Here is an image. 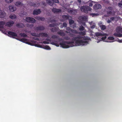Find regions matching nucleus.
Returning a JSON list of instances; mask_svg holds the SVG:
<instances>
[{"instance_id":"10","label":"nucleus","mask_w":122,"mask_h":122,"mask_svg":"<svg viewBox=\"0 0 122 122\" xmlns=\"http://www.w3.org/2000/svg\"><path fill=\"white\" fill-rule=\"evenodd\" d=\"M30 5L31 6L37 7L40 6V3H35L34 2H31L30 3Z\"/></svg>"},{"instance_id":"62","label":"nucleus","mask_w":122,"mask_h":122,"mask_svg":"<svg viewBox=\"0 0 122 122\" xmlns=\"http://www.w3.org/2000/svg\"><path fill=\"white\" fill-rule=\"evenodd\" d=\"M95 27V26L94 25H93L92 26H91V28H94Z\"/></svg>"},{"instance_id":"26","label":"nucleus","mask_w":122,"mask_h":122,"mask_svg":"<svg viewBox=\"0 0 122 122\" xmlns=\"http://www.w3.org/2000/svg\"><path fill=\"white\" fill-rule=\"evenodd\" d=\"M79 19L82 21H84L86 20V17L84 16H80L79 18Z\"/></svg>"},{"instance_id":"12","label":"nucleus","mask_w":122,"mask_h":122,"mask_svg":"<svg viewBox=\"0 0 122 122\" xmlns=\"http://www.w3.org/2000/svg\"><path fill=\"white\" fill-rule=\"evenodd\" d=\"M68 12L69 13L71 14L72 15H74L77 13V11L76 10H68Z\"/></svg>"},{"instance_id":"24","label":"nucleus","mask_w":122,"mask_h":122,"mask_svg":"<svg viewBox=\"0 0 122 122\" xmlns=\"http://www.w3.org/2000/svg\"><path fill=\"white\" fill-rule=\"evenodd\" d=\"M35 18L39 20H41L42 21H44L45 20V18L44 17H40L38 16H36L35 17Z\"/></svg>"},{"instance_id":"16","label":"nucleus","mask_w":122,"mask_h":122,"mask_svg":"<svg viewBox=\"0 0 122 122\" xmlns=\"http://www.w3.org/2000/svg\"><path fill=\"white\" fill-rule=\"evenodd\" d=\"M101 5L99 4H96L94 6V8L96 10L101 9Z\"/></svg>"},{"instance_id":"64","label":"nucleus","mask_w":122,"mask_h":122,"mask_svg":"<svg viewBox=\"0 0 122 122\" xmlns=\"http://www.w3.org/2000/svg\"><path fill=\"white\" fill-rule=\"evenodd\" d=\"M77 1L79 3H81V0H78Z\"/></svg>"},{"instance_id":"21","label":"nucleus","mask_w":122,"mask_h":122,"mask_svg":"<svg viewBox=\"0 0 122 122\" xmlns=\"http://www.w3.org/2000/svg\"><path fill=\"white\" fill-rule=\"evenodd\" d=\"M40 37L41 36L42 37H47L48 35L46 33H41L39 34Z\"/></svg>"},{"instance_id":"49","label":"nucleus","mask_w":122,"mask_h":122,"mask_svg":"<svg viewBox=\"0 0 122 122\" xmlns=\"http://www.w3.org/2000/svg\"><path fill=\"white\" fill-rule=\"evenodd\" d=\"M42 43L43 44H49V42H48L46 41H44Z\"/></svg>"},{"instance_id":"7","label":"nucleus","mask_w":122,"mask_h":122,"mask_svg":"<svg viewBox=\"0 0 122 122\" xmlns=\"http://www.w3.org/2000/svg\"><path fill=\"white\" fill-rule=\"evenodd\" d=\"M8 34L10 35V37H12L14 38V37H17V34L15 33L12 31H9L8 32Z\"/></svg>"},{"instance_id":"52","label":"nucleus","mask_w":122,"mask_h":122,"mask_svg":"<svg viewBox=\"0 0 122 122\" xmlns=\"http://www.w3.org/2000/svg\"><path fill=\"white\" fill-rule=\"evenodd\" d=\"M63 25L64 27H66L67 26V24L66 23L64 22L63 23Z\"/></svg>"},{"instance_id":"23","label":"nucleus","mask_w":122,"mask_h":122,"mask_svg":"<svg viewBox=\"0 0 122 122\" xmlns=\"http://www.w3.org/2000/svg\"><path fill=\"white\" fill-rule=\"evenodd\" d=\"M46 1L48 4L51 6L53 4V0H46Z\"/></svg>"},{"instance_id":"59","label":"nucleus","mask_w":122,"mask_h":122,"mask_svg":"<svg viewBox=\"0 0 122 122\" xmlns=\"http://www.w3.org/2000/svg\"><path fill=\"white\" fill-rule=\"evenodd\" d=\"M70 36L71 37H73L74 36V35L72 34H70Z\"/></svg>"},{"instance_id":"2","label":"nucleus","mask_w":122,"mask_h":122,"mask_svg":"<svg viewBox=\"0 0 122 122\" xmlns=\"http://www.w3.org/2000/svg\"><path fill=\"white\" fill-rule=\"evenodd\" d=\"M73 41H62L60 44L61 47L64 48H68L70 47H73L74 46Z\"/></svg>"},{"instance_id":"13","label":"nucleus","mask_w":122,"mask_h":122,"mask_svg":"<svg viewBox=\"0 0 122 122\" xmlns=\"http://www.w3.org/2000/svg\"><path fill=\"white\" fill-rule=\"evenodd\" d=\"M45 29V27L43 26H38L36 27V30H43Z\"/></svg>"},{"instance_id":"4","label":"nucleus","mask_w":122,"mask_h":122,"mask_svg":"<svg viewBox=\"0 0 122 122\" xmlns=\"http://www.w3.org/2000/svg\"><path fill=\"white\" fill-rule=\"evenodd\" d=\"M107 10L106 11L107 14L108 16L111 15H115V12L113 10L112 7H109L106 8Z\"/></svg>"},{"instance_id":"63","label":"nucleus","mask_w":122,"mask_h":122,"mask_svg":"<svg viewBox=\"0 0 122 122\" xmlns=\"http://www.w3.org/2000/svg\"><path fill=\"white\" fill-rule=\"evenodd\" d=\"M118 42H122V40H118Z\"/></svg>"},{"instance_id":"1","label":"nucleus","mask_w":122,"mask_h":122,"mask_svg":"<svg viewBox=\"0 0 122 122\" xmlns=\"http://www.w3.org/2000/svg\"><path fill=\"white\" fill-rule=\"evenodd\" d=\"M82 39L84 40H87L88 39V38L85 37V36H78L73 38V39L75 41L76 44L78 46H83L87 45L88 43V41H84L80 39Z\"/></svg>"},{"instance_id":"39","label":"nucleus","mask_w":122,"mask_h":122,"mask_svg":"<svg viewBox=\"0 0 122 122\" xmlns=\"http://www.w3.org/2000/svg\"><path fill=\"white\" fill-rule=\"evenodd\" d=\"M44 49H46V50H50L51 48L50 47L48 46L47 45H46L44 47Z\"/></svg>"},{"instance_id":"33","label":"nucleus","mask_w":122,"mask_h":122,"mask_svg":"<svg viewBox=\"0 0 122 122\" xmlns=\"http://www.w3.org/2000/svg\"><path fill=\"white\" fill-rule=\"evenodd\" d=\"M71 32L75 34H78V32L75 30L71 29Z\"/></svg>"},{"instance_id":"54","label":"nucleus","mask_w":122,"mask_h":122,"mask_svg":"<svg viewBox=\"0 0 122 122\" xmlns=\"http://www.w3.org/2000/svg\"><path fill=\"white\" fill-rule=\"evenodd\" d=\"M33 38V39H34V40H37L38 41H39V39L38 38H37L34 37Z\"/></svg>"},{"instance_id":"55","label":"nucleus","mask_w":122,"mask_h":122,"mask_svg":"<svg viewBox=\"0 0 122 122\" xmlns=\"http://www.w3.org/2000/svg\"><path fill=\"white\" fill-rule=\"evenodd\" d=\"M107 38V37L106 36H105L104 37H102L101 38L102 40H104L105 39Z\"/></svg>"},{"instance_id":"53","label":"nucleus","mask_w":122,"mask_h":122,"mask_svg":"<svg viewBox=\"0 0 122 122\" xmlns=\"http://www.w3.org/2000/svg\"><path fill=\"white\" fill-rule=\"evenodd\" d=\"M71 29L69 27H68L66 28V30H67L68 31H70Z\"/></svg>"},{"instance_id":"37","label":"nucleus","mask_w":122,"mask_h":122,"mask_svg":"<svg viewBox=\"0 0 122 122\" xmlns=\"http://www.w3.org/2000/svg\"><path fill=\"white\" fill-rule=\"evenodd\" d=\"M51 44L55 45L57 46H59V45L57 43H56L55 42H52L51 43Z\"/></svg>"},{"instance_id":"30","label":"nucleus","mask_w":122,"mask_h":122,"mask_svg":"<svg viewBox=\"0 0 122 122\" xmlns=\"http://www.w3.org/2000/svg\"><path fill=\"white\" fill-rule=\"evenodd\" d=\"M31 35L32 36L37 37H40L39 34H36L35 33H32L31 34Z\"/></svg>"},{"instance_id":"32","label":"nucleus","mask_w":122,"mask_h":122,"mask_svg":"<svg viewBox=\"0 0 122 122\" xmlns=\"http://www.w3.org/2000/svg\"><path fill=\"white\" fill-rule=\"evenodd\" d=\"M22 37H25L27 36V35L25 33H20L19 34Z\"/></svg>"},{"instance_id":"28","label":"nucleus","mask_w":122,"mask_h":122,"mask_svg":"<svg viewBox=\"0 0 122 122\" xmlns=\"http://www.w3.org/2000/svg\"><path fill=\"white\" fill-rule=\"evenodd\" d=\"M114 36L117 37H122V34H121L118 33H114L113 34Z\"/></svg>"},{"instance_id":"9","label":"nucleus","mask_w":122,"mask_h":122,"mask_svg":"<svg viewBox=\"0 0 122 122\" xmlns=\"http://www.w3.org/2000/svg\"><path fill=\"white\" fill-rule=\"evenodd\" d=\"M14 23V22L11 20L7 22L5 25L6 26L8 27H10L13 26Z\"/></svg>"},{"instance_id":"44","label":"nucleus","mask_w":122,"mask_h":122,"mask_svg":"<svg viewBox=\"0 0 122 122\" xmlns=\"http://www.w3.org/2000/svg\"><path fill=\"white\" fill-rule=\"evenodd\" d=\"M0 15V17L1 18H3L4 17L5 15L4 14V12H2L1 14Z\"/></svg>"},{"instance_id":"48","label":"nucleus","mask_w":122,"mask_h":122,"mask_svg":"<svg viewBox=\"0 0 122 122\" xmlns=\"http://www.w3.org/2000/svg\"><path fill=\"white\" fill-rule=\"evenodd\" d=\"M65 39L66 40H69L70 39V38L68 36H66L65 37Z\"/></svg>"},{"instance_id":"27","label":"nucleus","mask_w":122,"mask_h":122,"mask_svg":"<svg viewBox=\"0 0 122 122\" xmlns=\"http://www.w3.org/2000/svg\"><path fill=\"white\" fill-rule=\"evenodd\" d=\"M16 16L15 14H11L9 16V18L12 19H14L16 18Z\"/></svg>"},{"instance_id":"19","label":"nucleus","mask_w":122,"mask_h":122,"mask_svg":"<svg viewBox=\"0 0 122 122\" xmlns=\"http://www.w3.org/2000/svg\"><path fill=\"white\" fill-rule=\"evenodd\" d=\"M59 30L58 27H54L50 29V30L51 32H56Z\"/></svg>"},{"instance_id":"18","label":"nucleus","mask_w":122,"mask_h":122,"mask_svg":"<svg viewBox=\"0 0 122 122\" xmlns=\"http://www.w3.org/2000/svg\"><path fill=\"white\" fill-rule=\"evenodd\" d=\"M62 18L66 20H69L70 18H71L72 17L69 15H63L62 16Z\"/></svg>"},{"instance_id":"6","label":"nucleus","mask_w":122,"mask_h":122,"mask_svg":"<svg viewBox=\"0 0 122 122\" xmlns=\"http://www.w3.org/2000/svg\"><path fill=\"white\" fill-rule=\"evenodd\" d=\"M16 39L21 42L25 43L29 45H32V44L31 43L27 41L28 40L24 38L19 39Z\"/></svg>"},{"instance_id":"22","label":"nucleus","mask_w":122,"mask_h":122,"mask_svg":"<svg viewBox=\"0 0 122 122\" xmlns=\"http://www.w3.org/2000/svg\"><path fill=\"white\" fill-rule=\"evenodd\" d=\"M16 26L18 28H23L24 27V24L22 23H19L17 24L16 25Z\"/></svg>"},{"instance_id":"42","label":"nucleus","mask_w":122,"mask_h":122,"mask_svg":"<svg viewBox=\"0 0 122 122\" xmlns=\"http://www.w3.org/2000/svg\"><path fill=\"white\" fill-rule=\"evenodd\" d=\"M13 0H5V2L8 3H10L12 2Z\"/></svg>"},{"instance_id":"40","label":"nucleus","mask_w":122,"mask_h":122,"mask_svg":"<svg viewBox=\"0 0 122 122\" xmlns=\"http://www.w3.org/2000/svg\"><path fill=\"white\" fill-rule=\"evenodd\" d=\"M58 36H57L55 35H54L52 36L51 38L53 39H57L58 38Z\"/></svg>"},{"instance_id":"20","label":"nucleus","mask_w":122,"mask_h":122,"mask_svg":"<svg viewBox=\"0 0 122 122\" xmlns=\"http://www.w3.org/2000/svg\"><path fill=\"white\" fill-rule=\"evenodd\" d=\"M105 35V34L99 32H97L95 33V35L96 36H104Z\"/></svg>"},{"instance_id":"29","label":"nucleus","mask_w":122,"mask_h":122,"mask_svg":"<svg viewBox=\"0 0 122 122\" xmlns=\"http://www.w3.org/2000/svg\"><path fill=\"white\" fill-rule=\"evenodd\" d=\"M5 22L1 21H0V25H1L0 27L3 28H4V26L5 25Z\"/></svg>"},{"instance_id":"5","label":"nucleus","mask_w":122,"mask_h":122,"mask_svg":"<svg viewBox=\"0 0 122 122\" xmlns=\"http://www.w3.org/2000/svg\"><path fill=\"white\" fill-rule=\"evenodd\" d=\"M25 21L28 23H34L36 22V20L33 18L27 17L26 18Z\"/></svg>"},{"instance_id":"25","label":"nucleus","mask_w":122,"mask_h":122,"mask_svg":"<svg viewBox=\"0 0 122 122\" xmlns=\"http://www.w3.org/2000/svg\"><path fill=\"white\" fill-rule=\"evenodd\" d=\"M60 31L57 32V34L60 36H65V34L62 32V30H60Z\"/></svg>"},{"instance_id":"50","label":"nucleus","mask_w":122,"mask_h":122,"mask_svg":"<svg viewBox=\"0 0 122 122\" xmlns=\"http://www.w3.org/2000/svg\"><path fill=\"white\" fill-rule=\"evenodd\" d=\"M55 24H49V26L50 27H53L55 26Z\"/></svg>"},{"instance_id":"34","label":"nucleus","mask_w":122,"mask_h":122,"mask_svg":"<svg viewBox=\"0 0 122 122\" xmlns=\"http://www.w3.org/2000/svg\"><path fill=\"white\" fill-rule=\"evenodd\" d=\"M117 16L112 17L110 18V19L112 21L115 20L116 19H117Z\"/></svg>"},{"instance_id":"31","label":"nucleus","mask_w":122,"mask_h":122,"mask_svg":"<svg viewBox=\"0 0 122 122\" xmlns=\"http://www.w3.org/2000/svg\"><path fill=\"white\" fill-rule=\"evenodd\" d=\"M78 34L81 36H84L86 35V33L85 31H81L79 32H78Z\"/></svg>"},{"instance_id":"46","label":"nucleus","mask_w":122,"mask_h":122,"mask_svg":"<svg viewBox=\"0 0 122 122\" xmlns=\"http://www.w3.org/2000/svg\"><path fill=\"white\" fill-rule=\"evenodd\" d=\"M108 39L110 40H114V38L112 36H109L108 38Z\"/></svg>"},{"instance_id":"56","label":"nucleus","mask_w":122,"mask_h":122,"mask_svg":"<svg viewBox=\"0 0 122 122\" xmlns=\"http://www.w3.org/2000/svg\"><path fill=\"white\" fill-rule=\"evenodd\" d=\"M103 2L104 3H109L108 1L107 0H104Z\"/></svg>"},{"instance_id":"11","label":"nucleus","mask_w":122,"mask_h":122,"mask_svg":"<svg viewBox=\"0 0 122 122\" xmlns=\"http://www.w3.org/2000/svg\"><path fill=\"white\" fill-rule=\"evenodd\" d=\"M41 11L39 9H36L34 10L33 11V14L37 15L40 14L41 13Z\"/></svg>"},{"instance_id":"51","label":"nucleus","mask_w":122,"mask_h":122,"mask_svg":"<svg viewBox=\"0 0 122 122\" xmlns=\"http://www.w3.org/2000/svg\"><path fill=\"white\" fill-rule=\"evenodd\" d=\"M76 26V24L75 23H74L72 26V28H74Z\"/></svg>"},{"instance_id":"35","label":"nucleus","mask_w":122,"mask_h":122,"mask_svg":"<svg viewBox=\"0 0 122 122\" xmlns=\"http://www.w3.org/2000/svg\"><path fill=\"white\" fill-rule=\"evenodd\" d=\"M85 29V28L82 26L81 25L80 26L79 28V30L80 31L83 30Z\"/></svg>"},{"instance_id":"47","label":"nucleus","mask_w":122,"mask_h":122,"mask_svg":"<svg viewBox=\"0 0 122 122\" xmlns=\"http://www.w3.org/2000/svg\"><path fill=\"white\" fill-rule=\"evenodd\" d=\"M53 4L54 3H59V1L58 0H53Z\"/></svg>"},{"instance_id":"60","label":"nucleus","mask_w":122,"mask_h":122,"mask_svg":"<svg viewBox=\"0 0 122 122\" xmlns=\"http://www.w3.org/2000/svg\"><path fill=\"white\" fill-rule=\"evenodd\" d=\"M23 14L24 15H26L27 14V13L26 12L24 11L23 12Z\"/></svg>"},{"instance_id":"61","label":"nucleus","mask_w":122,"mask_h":122,"mask_svg":"<svg viewBox=\"0 0 122 122\" xmlns=\"http://www.w3.org/2000/svg\"><path fill=\"white\" fill-rule=\"evenodd\" d=\"M46 40L49 41L51 42V40L50 39H46Z\"/></svg>"},{"instance_id":"36","label":"nucleus","mask_w":122,"mask_h":122,"mask_svg":"<svg viewBox=\"0 0 122 122\" xmlns=\"http://www.w3.org/2000/svg\"><path fill=\"white\" fill-rule=\"evenodd\" d=\"M69 22L70 25H72V24H73L74 23V21L71 19H69Z\"/></svg>"},{"instance_id":"8","label":"nucleus","mask_w":122,"mask_h":122,"mask_svg":"<svg viewBox=\"0 0 122 122\" xmlns=\"http://www.w3.org/2000/svg\"><path fill=\"white\" fill-rule=\"evenodd\" d=\"M51 10L53 13H61L62 11L60 9L55 8H53Z\"/></svg>"},{"instance_id":"43","label":"nucleus","mask_w":122,"mask_h":122,"mask_svg":"<svg viewBox=\"0 0 122 122\" xmlns=\"http://www.w3.org/2000/svg\"><path fill=\"white\" fill-rule=\"evenodd\" d=\"M94 2L92 0L90 1L89 3V6L92 7L93 5V2Z\"/></svg>"},{"instance_id":"41","label":"nucleus","mask_w":122,"mask_h":122,"mask_svg":"<svg viewBox=\"0 0 122 122\" xmlns=\"http://www.w3.org/2000/svg\"><path fill=\"white\" fill-rule=\"evenodd\" d=\"M118 6L121 8H122V0L118 4Z\"/></svg>"},{"instance_id":"14","label":"nucleus","mask_w":122,"mask_h":122,"mask_svg":"<svg viewBox=\"0 0 122 122\" xmlns=\"http://www.w3.org/2000/svg\"><path fill=\"white\" fill-rule=\"evenodd\" d=\"M9 10L10 11L13 12L16 10V8L14 6L11 5L9 7Z\"/></svg>"},{"instance_id":"38","label":"nucleus","mask_w":122,"mask_h":122,"mask_svg":"<svg viewBox=\"0 0 122 122\" xmlns=\"http://www.w3.org/2000/svg\"><path fill=\"white\" fill-rule=\"evenodd\" d=\"M100 27L102 30H103L106 29V27L105 25H102L100 26Z\"/></svg>"},{"instance_id":"15","label":"nucleus","mask_w":122,"mask_h":122,"mask_svg":"<svg viewBox=\"0 0 122 122\" xmlns=\"http://www.w3.org/2000/svg\"><path fill=\"white\" fill-rule=\"evenodd\" d=\"M116 31L117 33H122V28L120 26H117L116 28Z\"/></svg>"},{"instance_id":"58","label":"nucleus","mask_w":122,"mask_h":122,"mask_svg":"<svg viewBox=\"0 0 122 122\" xmlns=\"http://www.w3.org/2000/svg\"><path fill=\"white\" fill-rule=\"evenodd\" d=\"M107 22L108 23H110L111 22V20L108 19L107 21Z\"/></svg>"},{"instance_id":"17","label":"nucleus","mask_w":122,"mask_h":122,"mask_svg":"<svg viewBox=\"0 0 122 122\" xmlns=\"http://www.w3.org/2000/svg\"><path fill=\"white\" fill-rule=\"evenodd\" d=\"M15 5L17 6H22L24 5L21 2L19 1L16 2L15 3Z\"/></svg>"},{"instance_id":"57","label":"nucleus","mask_w":122,"mask_h":122,"mask_svg":"<svg viewBox=\"0 0 122 122\" xmlns=\"http://www.w3.org/2000/svg\"><path fill=\"white\" fill-rule=\"evenodd\" d=\"M56 21V20L54 19H53L52 20H51V22L52 23L53 22H54Z\"/></svg>"},{"instance_id":"3","label":"nucleus","mask_w":122,"mask_h":122,"mask_svg":"<svg viewBox=\"0 0 122 122\" xmlns=\"http://www.w3.org/2000/svg\"><path fill=\"white\" fill-rule=\"evenodd\" d=\"M80 9L81 11L86 13H87L88 11H91L92 10L90 7L87 6H81L80 8Z\"/></svg>"},{"instance_id":"45","label":"nucleus","mask_w":122,"mask_h":122,"mask_svg":"<svg viewBox=\"0 0 122 122\" xmlns=\"http://www.w3.org/2000/svg\"><path fill=\"white\" fill-rule=\"evenodd\" d=\"M90 15L91 16H92V17H93L95 16H97L98 15V14H97L92 13L90 14Z\"/></svg>"}]
</instances>
